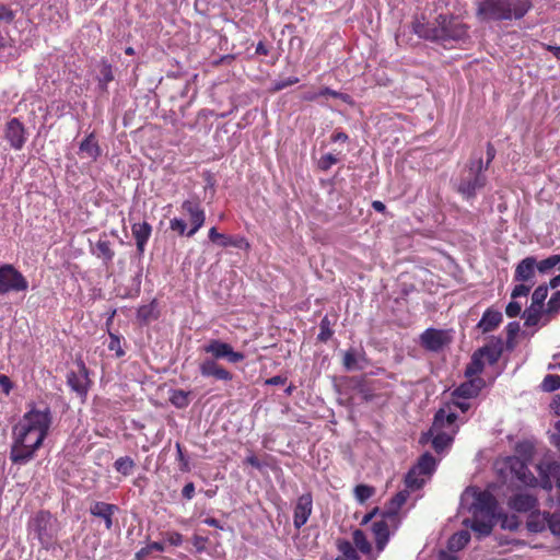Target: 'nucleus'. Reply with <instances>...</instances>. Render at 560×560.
I'll return each instance as SVG.
<instances>
[{
	"instance_id": "nucleus-64",
	"label": "nucleus",
	"mask_w": 560,
	"mask_h": 560,
	"mask_svg": "<svg viewBox=\"0 0 560 560\" xmlns=\"http://www.w3.org/2000/svg\"><path fill=\"white\" fill-rule=\"evenodd\" d=\"M182 495L187 500H191L194 498V495H195L194 482H188L184 486V488L182 490Z\"/></svg>"
},
{
	"instance_id": "nucleus-1",
	"label": "nucleus",
	"mask_w": 560,
	"mask_h": 560,
	"mask_svg": "<svg viewBox=\"0 0 560 560\" xmlns=\"http://www.w3.org/2000/svg\"><path fill=\"white\" fill-rule=\"evenodd\" d=\"M52 417L49 408L30 409L13 428V442L10 460L14 465H25L32 460L48 435Z\"/></svg>"
},
{
	"instance_id": "nucleus-32",
	"label": "nucleus",
	"mask_w": 560,
	"mask_h": 560,
	"mask_svg": "<svg viewBox=\"0 0 560 560\" xmlns=\"http://www.w3.org/2000/svg\"><path fill=\"white\" fill-rule=\"evenodd\" d=\"M337 549L340 555L335 560H360L358 551L351 546V542L346 539L337 541Z\"/></svg>"
},
{
	"instance_id": "nucleus-43",
	"label": "nucleus",
	"mask_w": 560,
	"mask_h": 560,
	"mask_svg": "<svg viewBox=\"0 0 560 560\" xmlns=\"http://www.w3.org/2000/svg\"><path fill=\"white\" fill-rule=\"evenodd\" d=\"M332 335L334 330L331 329V323L328 317L325 316L319 323V334L317 339L322 342H326L331 338Z\"/></svg>"
},
{
	"instance_id": "nucleus-7",
	"label": "nucleus",
	"mask_w": 560,
	"mask_h": 560,
	"mask_svg": "<svg viewBox=\"0 0 560 560\" xmlns=\"http://www.w3.org/2000/svg\"><path fill=\"white\" fill-rule=\"evenodd\" d=\"M27 288L26 278L13 265L4 264L0 266V294H7L11 291H26Z\"/></svg>"
},
{
	"instance_id": "nucleus-3",
	"label": "nucleus",
	"mask_w": 560,
	"mask_h": 560,
	"mask_svg": "<svg viewBox=\"0 0 560 560\" xmlns=\"http://www.w3.org/2000/svg\"><path fill=\"white\" fill-rule=\"evenodd\" d=\"M498 502L489 491H479L469 509L471 518L464 520L463 524L470 527L479 537L491 534L497 520Z\"/></svg>"
},
{
	"instance_id": "nucleus-24",
	"label": "nucleus",
	"mask_w": 560,
	"mask_h": 560,
	"mask_svg": "<svg viewBox=\"0 0 560 560\" xmlns=\"http://www.w3.org/2000/svg\"><path fill=\"white\" fill-rule=\"evenodd\" d=\"M502 322V314L499 311L487 308L477 324V328L483 334L493 331Z\"/></svg>"
},
{
	"instance_id": "nucleus-46",
	"label": "nucleus",
	"mask_w": 560,
	"mask_h": 560,
	"mask_svg": "<svg viewBox=\"0 0 560 560\" xmlns=\"http://www.w3.org/2000/svg\"><path fill=\"white\" fill-rule=\"evenodd\" d=\"M541 388L545 392H555L560 388V375L548 374L545 376L541 383Z\"/></svg>"
},
{
	"instance_id": "nucleus-18",
	"label": "nucleus",
	"mask_w": 560,
	"mask_h": 560,
	"mask_svg": "<svg viewBox=\"0 0 560 560\" xmlns=\"http://www.w3.org/2000/svg\"><path fill=\"white\" fill-rule=\"evenodd\" d=\"M200 374L205 377H214L219 381H232L233 374L215 360L206 359L199 365Z\"/></svg>"
},
{
	"instance_id": "nucleus-19",
	"label": "nucleus",
	"mask_w": 560,
	"mask_h": 560,
	"mask_svg": "<svg viewBox=\"0 0 560 560\" xmlns=\"http://www.w3.org/2000/svg\"><path fill=\"white\" fill-rule=\"evenodd\" d=\"M469 380L467 382L462 383L454 392L453 397L454 398H463V399H469L477 397L480 393V390L486 385V382L480 376L477 377H468Z\"/></svg>"
},
{
	"instance_id": "nucleus-53",
	"label": "nucleus",
	"mask_w": 560,
	"mask_h": 560,
	"mask_svg": "<svg viewBox=\"0 0 560 560\" xmlns=\"http://www.w3.org/2000/svg\"><path fill=\"white\" fill-rule=\"evenodd\" d=\"M532 288H533V284H530V283L518 282V284H516L513 288L512 293H511V298L512 299H517V298H521V296H527L528 293L530 292Z\"/></svg>"
},
{
	"instance_id": "nucleus-9",
	"label": "nucleus",
	"mask_w": 560,
	"mask_h": 560,
	"mask_svg": "<svg viewBox=\"0 0 560 560\" xmlns=\"http://www.w3.org/2000/svg\"><path fill=\"white\" fill-rule=\"evenodd\" d=\"M203 351L212 355V360L225 359L230 363H238L245 359L244 353L234 351L230 343L219 339H211L205 347Z\"/></svg>"
},
{
	"instance_id": "nucleus-11",
	"label": "nucleus",
	"mask_w": 560,
	"mask_h": 560,
	"mask_svg": "<svg viewBox=\"0 0 560 560\" xmlns=\"http://www.w3.org/2000/svg\"><path fill=\"white\" fill-rule=\"evenodd\" d=\"M182 210L188 215L191 228L187 232V237H192L205 224L206 213L200 201L187 199L182 203Z\"/></svg>"
},
{
	"instance_id": "nucleus-21",
	"label": "nucleus",
	"mask_w": 560,
	"mask_h": 560,
	"mask_svg": "<svg viewBox=\"0 0 560 560\" xmlns=\"http://www.w3.org/2000/svg\"><path fill=\"white\" fill-rule=\"evenodd\" d=\"M117 511V505L102 501H95L90 506L91 515L102 518L105 523V527L107 530H110L113 528V516Z\"/></svg>"
},
{
	"instance_id": "nucleus-22",
	"label": "nucleus",
	"mask_w": 560,
	"mask_h": 560,
	"mask_svg": "<svg viewBox=\"0 0 560 560\" xmlns=\"http://www.w3.org/2000/svg\"><path fill=\"white\" fill-rule=\"evenodd\" d=\"M131 232L136 242L137 252L141 256L143 255L148 241L151 237L152 225L147 221L133 223L131 225Z\"/></svg>"
},
{
	"instance_id": "nucleus-27",
	"label": "nucleus",
	"mask_w": 560,
	"mask_h": 560,
	"mask_svg": "<svg viewBox=\"0 0 560 560\" xmlns=\"http://www.w3.org/2000/svg\"><path fill=\"white\" fill-rule=\"evenodd\" d=\"M548 517L549 513H540L533 510L526 522L527 529L532 533L544 532L548 524Z\"/></svg>"
},
{
	"instance_id": "nucleus-20",
	"label": "nucleus",
	"mask_w": 560,
	"mask_h": 560,
	"mask_svg": "<svg viewBox=\"0 0 560 560\" xmlns=\"http://www.w3.org/2000/svg\"><path fill=\"white\" fill-rule=\"evenodd\" d=\"M535 268H536V259L533 256L526 257L522 259L514 271V281L515 282H525L535 284Z\"/></svg>"
},
{
	"instance_id": "nucleus-4",
	"label": "nucleus",
	"mask_w": 560,
	"mask_h": 560,
	"mask_svg": "<svg viewBox=\"0 0 560 560\" xmlns=\"http://www.w3.org/2000/svg\"><path fill=\"white\" fill-rule=\"evenodd\" d=\"M532 8V0H482L476 14L482 21L521 20Z\"/></svg>"
},
{
	"instance_id": "nucleus-41",
	"label": "nucleus",
	"mask_w": 560,
	"mask_h": 560,
	"mask_svg": "<svg viewBox=\"0 0 560 560\" xmlns=\"http://www.w3.org/2000/svg\"><path fill=\"white\" fill-rule=\"evenodd\" d=\"M101 75L102 77L98 80V85L103 91H107V84L114 80L113 69L109 63H102Z\"/></svg>"
},
{
	"instance_id": "nucleus-2",
	"label": "nucleus",
	"mask_w": 560,
	"mask_h": 560,
	"mask_svg": "<svg viewBox=\"0 0 560 560\" xmlns=\"http://www.w3.org/2000/svg\"><path fill=\"white\" fill-rule=\"evenodd\" d=\"M468 26L458 18L440 14L434 22H420L413 24V32L421 38L439 42L445 45L450 40H462L467 36Z\"/></svg>"
},
{
	"instance_id": "nucleus-10",
	"label": "nucleus",
	"mask_w": 560,
	"mask_h": 560,
	"mask_svg": "<svg viewBox=\"0 0 560 560\" xmlns=\"http://www.w3.org/2000/svg\"><path fill=\"white\" fill-rule=\"evenodd\" d=\"M452 338L446 330L428 328L420 335V345L431 352H439L451 343Z\"/></svg>"
},
{
	"instance_id": "nucleus-52",
	"label": "nucleus",
	"mask_w": 560,
	"mask_h": 560,
	"mask_svg": "<svg viewBox=\"0 0 560 560\" xmlns=\"http://www.w3.org/2000/svg\"><path fill=\"white\" fill-rule=\"evenodd\" d=\"M336 163H338V159L332 153H326L320 156L317 166L322 171H328Z\"/></svg>"
},
{
	"instance_id": "nucleus-5",
	"label": "nucleus",
	"mask_w": 560,
	"mask_h": 560,
	"mask_svg": "<svg viewBox=\"0 0 560 560\" xmlns=\"http://www.w3.org/2000/svg\"><path fill=\"white\" fill-rule=\"evenodd\" d=\"M487 184V176L485 175L483 162L479 158L476 161H470L468 170L460 176L458 183V192L466 199H472L479 189L483 188Z\"/></svg>"
},
{
	"instance_id": "nucleus-42",
	"label": "nucleus",
	"mask_w": 560,
	"mask_h": 560,
	"mask_svg": "<svg viewBox=\"0 0 560 560\" xmlns=\"http://www.w3.org/2000/svg\"><path fill=\"white\" fill-rule=\"evenodd\" d=\"M539 475L557 477L560 476V463L552 460L539 465Z\"/></svg>"
},
{
	"instance_id": "nucleus-15",
	"label": "nucleus",
	"mask_w": 560,
	"mask_h": 560,
	"mask_svg": "<svg viewBox=\"0 0 560 560\" xmlns=\"http://www.w3.org/2000/svg\"><path fill=\"white\" fill-rule=\"evenodd\" d=\"M456 421L457 415L455 412L440 408L434 415L430 432L454 431V435H456L459 430Z\"/></svg>"
},
{
	"instance_id": "nucleus-26",
	"label": "nucleus",
	"mask_w": 560,
	"mask_h": 560,
	"mask_svg": "<svg viewBox=\"0 0 560 560\" xmlns=\"http://www.w3.org/2000/svg\"><path fill=\"white\" fill-rule=\"evenodd\" d=\"M432 436V447L436 453L450 447L454 441V431L428 432Z\"/></svg>"
},
{
	"instance_id": "nucleus-51",
	"label": "nucleus",
	"mask_w": 560,
	"mask_h": 560,
	"mask_svg": "<svg viewBox=\"0 0 560 560\" xmlns=\"http://www.w3.org/2000/svg\"><path fill=\"white\" fill-rule=\"evenodd\" d=\"M170 229L176 232L179 236H187V223L180 218H173L170 220Z\"/></svg>"
},
{
	"instance_id": "nucleus-14",
	"label": "nucleus",
	"mask_w": 560,
	"mask_h": 560,
	"mask_svg": "<svg viewBox=\"0 0 560 560\" xmlns=\"http://www.w3.org/2000/svg\"><path fill=\"white\" fill-rule=\"evenodd\" d=\"M506 468L510 470L512 477H515L523 485L535 486L537 483L536 477L532 474L527 464L520 457H509L506 459Z\"/></svg>"
},
{
	"instance_id": "nucleus-8",
	"label": "nucleus",
	"mask_w": 560,
	"mask_h": 560,
	"mask_svg": "<svg viewBox=\"0 0 560 560\" xmlns=\"http://www.w3.org/2000/svg\"><path fill=\"white\" fill-rule=\"evenodd\" d=\"M52 526L54 518L48 511H39L30 523V527L35 533L36 537L43 546H47L52 541Z\"/></svg>"
},
{
	"instance_id": "nucleus-31",
	"label": "nucleus",
	"mask_w": 560,
	"mask_h": 560,
	"mask_svg": "<svg viewBox=\"0 0 560 560\" xmlns=\"http://www.w3.org/2000/svg\"><path fill=\"white\" fill-rule=\"evenodd\" d=\"M80 150L88 154L92 160H96L101 155V148L95 139L94 133H90L81 143Z\"/></svg>"
},
{
	"instance_id": "nucleus-36",
	"label": "nucleus",
	"mask_w": 560,
	"mask_h": 560,
	"mask_svg": "<svg viewBox=\"0 0 560 560\" xmlns=\"http://www.w3.org/2000/svg\"><path fill=\"white\" fill-rule=\"evenodd\" d=\"M136 467L135 460L129 456H122L115 460L114 468L117 472L127 477L131 475L133 468Z\"/></svg>"
},
{
	"instance_id": "nucleus-38",
	"label": "nucleus",
	"mask_w": 560,
	"mask_h": 560,
	"mask_svg": "<svg viewBox=\"0 0 560 560\" xmlns=\"http://www.w3.org/2000/svg\"><path fill=\"white\" fill-rule=\"evenodd\" d=\"M409 488L397 492L389 501L388 512L396 514L409 498Z\"/></svg>"
},
{
	"instance_id": "nucleus-23",
	"label": "nucleus",
	"mask_w": 560,
	"mask_h": 560,
	"mask_svg": "<svg viewBox=\"0 0 560 560\" xmlns=\"http://www.w3.org/2000/svg\"><path fill=\"white\" fill-rule=\"evenodd\" d=\"M538 504V500L530 493H516L509 498L508 505L516 512L533 511Z\"/></svg>"
},
{
	"instance_id": "nucleus-57",
	"label": "nucleus",
	"mask_w": 560,
	"mask_h": 560,
	"mask_svg": "<svg viewBox=\"0 0 560 560\" xmlns=\"http://www.w3.org/2000/svg\"><path fill=\"white\" fill-rule=\"evenodd\" d=\"M15 18V13L9 7L4 4H0V22L3 21L5 23L13 22Z\"/></svg>"
},
{
	"instance_id": "nucleus-16",
	"label": "nucleus",
	"mask_w": 560,
	"mask_h": 560,
	"mask_svg": "<svg viewBox=\"0 0 560 560\" xmlns=\"http://www.w3.org/2000/svg\"><path fill=\"white\" fill-rule=\"evenodd\" d=\"M313 512V497L310 492L303 493L296 500L293 512V525L300 529L306 524Z\"/></svg>"
},
{
	"instance_id": "nucleus-34",
	"label": "nucleus",
	"mask_w": 560,
	"mask_h": 560,
	"mask_svg": "<svg viewBox=\"0 0 560 560\" xmlns=\"http://www.w3.org/2000/svg\"><path fill=\"white\" fill-rule=\"evenodd\" d=\"M189 395L190 392L173 389L170 394V402L178 409L187 408L190 404Z\"/></svg>"
},
{
	"instance_id": "nucleus-54",
	"label": "nucleus",
	"mask_w": 560,
	"mask_h": 560,
	"mask_svg": "<svg viewBox=\"0 0 560 560\" xmlns=\"http://www.w3.org/2000/svg\"><path fill=\"white\" fill-rule=\"evenodd\" d=\"M520 526V521L515 515H503L501 517V527L503 529L516 530Z\"/></svg>"
},
{
	"instance_id": "nucleus-60",
	"label": "nucleus",
	"mask_w": 560,
	"mask_h": 560,
	"mask_svg": "<svg viewBox=\"0 0 560 560\" xmlns=\"http://www.w3.org/2000/svg\"><path fill=\"white\" fill-rule=\"evenodd\" d=\"M0 387L3 394L9 395L13 388V383L5 374H0Z\"/></svg>"
},
{
	"instance_id": "nucleus-55",
	"label": "nucleus",
	"mask_w": 560,
	"mask_h": 560,
	"mask_svg": "<svg viewBox=\"0 0 560 560\" xmlns=\"http://www.w3.org/2000/svg\"><path fill=\"white\" fill-rule=\"evenodd\" d=\"M298 77H291L284 80H279L273 83V86L271 89L272 92H279L288 86H291L293 84H296L299 82Z\"/></svg>"
},
{
	"instance_id": "nucleus-58",
	"label": "nucleus",
	"mask_w": 560,
	"mask_h": 560,
	"mask_svg": "<svg viewBox=\"0 0 560 560\" xmlns=\"http://www.w3.org/2000/svg\"><path fill=\"white\" fill-rule=\"evenodd\" d=\"M522 311V305L516 301H511L505 308V314L508 317H516L520 315Z\"/></svg>"
},
{
	"instance_id": "nucleus-30",
	"label": "nucleus",
	"mask_w": 560,
	"mask_h": 560,
	"mask_svg": "<svg viewBox=\"0 0 560 560\" xmlns=\"http://www.w3.org/2000/svg\"><path fill=\"white\" fill-rule=\"evenodd\" d=\"M523 317L525 319L524 324L527 327L536 326L539 322H542V325L547 324L545 323V310L537 306L532 305L529 308L525 310Z\"/></svg>"
},
{
	"instance_id": "nucleus-37",
	"label": "nucleus",
	"mask_w": 560,
	"mask_h": 560,
	"mask_svg": "<svg viewBox=\"0 0 560 560\" xmlns=\"http://www.w3.org/2000/svg\"><path fill=\"white\" fill-rule=\"evenodd\" d=\"M352 537H353L354 546L352 544H351V546L354 548L355 551H357V548H358L363 553H370L371 552V550H372L371 544L366 539L365 534L361 529H355L353 532Z\"/></svg>"
},
{
	"instance_id": "nucleus-12",
	"label": "nucleus",
	"mask_w": 560,
	"mask_h": 560,
	"mask_svg": "<svg viewBox=\"0 0 560 560\" xmlns=\"http://www.w3.org/2000/svg\"><path fill=\"white\" fill-rule=\"evenodd\" d=\"M78 368V372L71 371L67 374V384L84 400L89 393L91 381L89 378V370L84 362H79Z\"/></svg>"
},
{
	"instance_id": "nucleus-45",
	"label": "nucleus",
	"mask_w": 560,
	"mask_h": 560,
	"mask_svg": "<svg viewBox=\"0 0 560 560\" xmlns=\"http://www.w3.org/2000/svg\"><path fill=\"white\" fill-rule=\"evenodd\" d=\"M375 492V489L368 485H358L354 488V497L360 503H364Z\"/></svg>"
},
{
	"instance_id": "nucleus-25",
	"label": "nucleus",
	"mask_w": 560,
	"mask_h": 560,
	"mask_svg": "<svg viewBox=\"0 0 560 560\" xmlns=\"http://www.w3.org/2000/svg\"><path fill=\"white\" fill-rule=\"evenodd\" d=\"M92 253L97 258L102 259V261L105 266H108L109 264H112V261L115 257V252L112 248V243L108 240L103 238V237H101L96 242L95 249Z\"/></svg>"
},
{
	"instance_id": "nucleus-50",
	"label": "nucleus",
	"mask_w": 560,
	"mask_h": 560,
	"mask_svg": "<svg viewBox=\"0 0 560 560\" xmlns=\"http://www.w3.org/2000/svg\"><path fill=\"white\" fill-rule=\"evenodd\" d=\"M107 347L110 351H115L117 358L125 355V350L121 346V338L118 335L109 332V342Z\"/></svg>"
},
{
	"instance_id": "nucleus-56",
	"label": "nucleus",
	"mask_w": 560,
	"mask_h": 560,
	"mask_svg": "<svg viewBox=\"0 0 560 560\" xmlns=\"http://www.w3.org/2000/svg\"><path fill=\"white\" fill-rule=\"evenodd\" d=\"M547 526L552 534L560 535V515L549 513Z\"/></svg>"
},
{
	"instance_id": "nucleus-33",
	"label": "nucleus",
	"mask_w": 560,
	"mask_h": 560,
	"mask_svg": "<svg viewBox=\"0 0 560 560\" xmlns=\"http://www.w3.org/2000/svg\"><path fill=\"white\" fill-rule=\"evenodd\" d=\"M485 366L481 352L475 351L471 355L470 362L467 364L465 370L466 377H477L482 372Z\"/></svg>"
},
{
	"instance_id": "nucleus-35",
	"label": "nucleus",
	"mask_w": 560,
	"mask_h": 560,
	"mask_svg": "<svg viewBox=\"0 0 560 560\" xmlns=\"http://www.w3.org/2000/svg\"><path fill=\"white\" fill-rule=\"evenodd\" d=\"M560 312V291L552 293L545 308V323H549Z\"/></svg>"
},
{
	"instance_id": "nucleus-63",
	"label": "nucleus",
	"mask_w": 560,
	"mask_h": 560,
	"mask_svg": "<svg viewBox=\"0 0 560 560\" xmlns=\"http://www.w3.org/2000/svg\"><path fill=\"white\" fill-rule=\"evenodd\" d=\"M495 148L493 147V144L491 142H488L487 143V162L486 164H483V170L487 171L490 163L494 160L495 158Z\"/></svg>"
},
{
	"instance_id": "nucleus-40",
	"label": "nucleus",
	"mask_w": 560,
	"mask_h": 560,
	"mask_svg": "<svg viewBox=\"0 0 560 560\" xmlns=\"http://www.w3.org/2000/svg\"><path fill=\"white\" fill-rule=\"evenodd\" d=\"M477 351L481 352V358L486 359L491 365L497 363L501 357V350L493 346H485Z\"/></svg>"
},
{
	"instance_id": "nucleus-61",
	"label": "nucleus",
	"mask_w": 560,
	"mask_h": 560,
	"mask_svg": "<svg viewBox=\"0 0 560 560\" xmlns=\"http://www.w3.org/2000/svg\"><path fill=\"white\" fill-rule=\"evenodd\" d=\"M550 443L560 451V420L555 424V432L550 435Z\"/></svg>"
},
{
	"instance_id": "nucleus-59",
	"label": "nucleus",
	"mask_w": 560,
	"mask_h": 560,
	"mask_svg": "<svg viewBox=\"0 0 560 560\" xmlns=\"http://www.w3.org/2000/svg\"><path fill=\"white\" fill-rule=\"evenodd\" d=\"M166 540L171 546H180L183 544V535L178 532H167Z\"/></svg>"
},
{
	"instance_id": "nucleus-17",
	"label": "nucleus",
	"mask_w": 560,
	"mask_h": 560,
	"mask_svg": "<svg viewBox=\"0 0 560 560\" xmlns=\"http://www.w3.org/2000/svg\"><path fill=\"white\" fill-rule=\"evenodd\" d=\"M210 242L218 244L222 247H236L248 250L250 248L249 242L244 236H231L219 233L217 228H211L208 233Z\"/></svg>"
},
{
	"instance_id": "nucleus-47",
	"label": "nucleus",
	"mask_w": 560,
	"mask_h": 560,
	"mask_svg": "<svg viewBox=\"0 0 560 560\" xmlns=\"http://www.w3.org/2000/svg\"><path fill=\"white\" fill-rule=\"evenodd\" d=\"M558 264H560V255H551L536 262V268L544 273L555 268Z\"/></svg>"
},
{
	"instance_id": "nucleus-49",
	"label": "nucleus",
	"mask_w": 560,
	"mask_h": 560,
	"mask_svg": "<svg viewBox=\"0 0 560 560\" xmlns=\"http://www.w3.org/2000/svg\"><path fill=\"white\" fill-rule=\"evenodd\" d=\"M175 447H176V453H177L176 458L178 460L179 470L183 472L190 471L191 468H190L189 459L185 455L182 444L179 442H176Z\"/></svg>"
},
{
	"instance_id": "nucleus-29",
	"label": "nucleus",
	"mask_w": 560,
	"mask_h": 560,
	"mask_svg": "<svg viewBox=\"0 0 560 560\" xmlns=\"http://www.w3.org/2000/svg\"><path fill=\"white\" fill-rule=\"evenodd\" d=\"M469 540L470 534L467 530H459L450 537L447 548L452 552L459 551L466 547Z\"/></svg>"
},
{
	"instance_id": "nucleus-13",
	"label": "nucleus",
	"mask_w": 560,
	"mask_h": 560,
	"mask_svg": "<svg viewBox=\"0 0 560 560\" xmlns=\"http://www.w3.org/2000/svg\"><path fill=\"white\" fill-rule=\"evenodd\" d=\"M4 139L9 142L10 147L16 151L24 147L27 140V133L24 125L19 118L14 117L7 121L4 127Z\"/></svg>"
},
{
	"instance_id": "nucleus-6",
	"label": "nucleus",
	"mask_w": 560,
	"mask_h": 560,
	"mask_svg": "<svg viewBox=\"0 0 560 560\" xmlns=\"http://www.w3.org/2000/svg\"><path fill=\"white\" fill-rule=\"evenodd\" d=\"M436 469V459L432 454L425 452L422 454L415 466H412L405 477L406 488L418 490L423 487L425 477H430Z\"/></svg>"
},
{
	"instance_id": "nucleus-44",
	"label": "nucleus",
	"mask_w": 560,
	"mask_h": 560,
	"mask_svg": "<svg viewBox=\"0 0 560 560\" xmlns=\"http://www.w3.org/2000/svg\"><path fill=\"white\" fill-rule=\"evenodd\" d=\"M154 308H155L154 302L140 306L138 310V313H137L138 318L143 323H148L152 319H156L158 315L154 314Z\"/></svg>"
},
{
	"instance_id": "nucleus-39",
	"label": "nucleus",
	"mask_w": 560,
	"mask_h": 560,
	"mask_svg": "<svg viewBox=\"0 0 560 560\" xmlns=\"http://www.w3.org/2000/svg\"><path fill=\"white\" fill-rule=\"evenodd\" d=\"M152 551H164V545L159 541L150 542L145 547H142L140 550H138L135 555V558L136 560H147V558Z\"/></svg>"
},
{
	"instance_id": "nucleus-28",
	"label": "nucleus",
	"mask_w": 560,
	"mask_h": 560,
	"mask_svg": "<svg viewBox=\"0 0 560 560\" xmlns=\"http://www.w3.org/2000/svg\"><path fill=\"white\" fill-rule=\"evenodd\" d=\"M372 532L374 535L375 545L378 551H382L389 538L388 525L385 521H378L373 523Z\"/></svg>"
},
{
	"instance_id": "nucleus-48",
	"label": "nucleus",
	"mask_w": 560,
	"mask_h": 560,
	"mask_svg": "<svg viewBox=\"0 0 560 560\" xmlns=\"http://www.w3.org/2000/svg\"><path fill=\"white\" fill-rule=\"evenodd\" d=\"M547 294L548 288L546 285L537 287L532 294V305L542 308Z\"/></svg>"
},
{
	"instance_id": "nucleus-62",
	"label": "nucleus",
	"mask_w": 560,
	"mask_h": 560,
	"mask_svg": "<svg viewBox=\"0 0 560 560\" xmlns=\"http://www.w3.org/2000/svg\"><path fill=\"white\" fill-rule=\"evenodd\" d=\"M357 362L355 354L353 351H347L343 355V365L347 370L353 369Z\"/></svg>"
}]
</instances>
